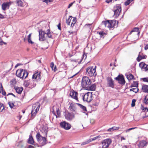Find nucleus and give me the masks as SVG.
I'll return each mask as SVG.
<instances>
[{"label": "nucleus", "instance_id": "obj_1", "mask_svg": "<svg viewBox=\"0 0 148 148\" xmlns=\"http://www.w3.org/2000/svg\"><path fill=\"white\" fill-rule=\"evenodd\" d=\"M39 40L40 41H44L47 40V38H52V33L50 32L49 29L47 30L46 32L42 29L38 31Z\"/></svg>", "mask_w": 148, "mask_h": 148}, {"label": "nucleus", "instance_id": "obj_2", "mask_svg": "<svg viewBox=\"0 0 148 148\" xmlns=\"http://www.w3.org/2000/svg\"><path fill=\"white\" fill-rule=\"evenodd\" d=\"M118 24V22L115 20H113L110 21L109 20L103 21L102 22V24L104 25L106 27H107L110 29L112 27H117Z\"/></svg>", "mask_w": 148, "mask_h": 148}, {"label": "nucleus", "instance_id": "obj_3", "mask_svg": "<svg viewBox=\"0 0 148 148\" xmlns=\"http://www.w3.org/2000/svg\"><path fill=\"white\" fill-rule=\"evenodd\" d=\"M28 74V73L27 71L22 69L17 70L16 73V76L22 79H26Z\"/></svg>", "mask_w": 148, "mask_h": 148}, {"label": "nucleus", "instance_id": "obj_4", "mask_svg": "<svg viewBox=\"0 0 148 148\" xmlns=\"http://www.w3.org/2000/svg\"><path fill=\"white\" fill-rule=\"evenodd\" d=\"M81 95L83 100L88 102H90L93 99L92 93L88 92L85 93H81Z\"/></svg>", "mask_w": 148, "mask_h": 148}, {"label": "nucleus", "instance_id": "obj_5", "mask_svg": "<svg viewBox=\"0 0 148 148\" xmlns=\"http://www.w3.org/2000/svg\"><path fill=\"white\" fill-rule=\"evenodd\" d=\"M91 84V81L87 76L84 77L82 79L81 85L82 87L86 89Z\"/></svg>", "mask_w": 148, "mask_h": 148}, {"label": "nucleus", "instance_id": "obj_6", "mask_svg": "<svg viewBox=\"0 0 148 148\" xmlns=\"http://www.w3.org/2000/svg\"><path fill=\"white\" fill-rule=\"evenodd\" d=\"M95 67L94 68L93 66L88 67L86 69V75L89 77H95L97 75Z\"/></svg>", "mask_w": 148, "mask_h": 148}, {"label": "nucleus", "instance_id": "obj_7", "mask_svg": "<svg viewBox=\"0 0 148 148\" xmlns=\"http://www.w3.org/2000/svg\"><path fill=\"white\" fill-rule=\"evenodd\" d=\"M40 107V105L38 103H36L33 105L31 113L32 119L34 118L37 112L39 111Z\"/></svg>", "mask_w": 148, "mask_h": 148}, {"label": "nucleus", "instance_id": "obj_8", "mask_svg": "<svg viewBox=\"0 0 148 148\" xmlns=\"http://www.w3.org/2000/svg\"><path fill=\"white\" fill-rule=\"evenodd\" d=\"M36 138L38 141L42 146H43L46 144L47 140L45 137L41 136L39 133H38L36 135Z\"/></svg>", "mask_w": 148, "mask_h": 148}, {"label": "nucleus", "instance_id": "obj_9", "mask_svg": "<svg viewBox=\"0 0 148 148\" xmlns=\"http://www.w3.org/2000/svg\"><path fill=\"white\" fill-rule=\"evenodd\" d=\"M52 110V112L56 116V118L60 117L61 113L57 105H55L53 107Z\"/></svg>", "mask_w": 148, "mask_h": 148}, {"label": "nucleus", "instance_id": "obj_10", "mask_svg": "<svg viewBox=\"0 0 148 148\" xmlns=\"http://www.w3.org/2000/svg\"><path fill=\"white\" fill-rule=\"evenodd\" d=\"M112 140L108 138L103 140L101 143L102 147L105 148H108Z\"/></svg>", "mask_w": 148, "mask_h": 148}, {"label": "nucleus", "instance_id": "obj_11", "mask_svg": "<svg viewBox=\"0 0 148 148\" xmlns=\"http://www.w3.org/2000/svg\"><path fill=\"white\" fill-rule=\"evenodd\" d=\"M60 125L61 127L66 130H69L71 127V125L65 121L61 122L60 123Z\"/></svg>", "mask_w": 148, "mask_h": 148}, {"label": "nucleus", "instance_id": "obj_12", "mask_svg": "<svg viewBox=\"0 0 148 148\" xmlns=\"http://www.w3.org/2000/svg\"><path fill=\"white\" fill-rule=\"evenodd\" d=\"M114 8V16L117 18L119 16L120 13V5L118 4L116 5Z\"/></svg>", "mask_w": 148, "mask_h": 148}, {"label": "nucleus", "instance_id": "obj_13", "mask_svg": "<svg viewBox=\"0 0 148 148\" xmlns=\"http://www.w3.org/2000/svg\"><path fill=\"white\" fill-rule=\"evenodd\" d=\"M12 2L11 1L4 2L1 5V8L3 10H5L8 9L11 5Z\"/></svg>", "mask_w": 148, "mask_h": 148}, {"label": "nucleus", "instance_id": "obj_14", "mask_svg": "<svg viewBox=\"0 0 148 148\" xmlns=\"http://www.w3.org/2000/svg\"><path fill=\"white\" fill-rule=\"evenodd\" d=\"M75 117L73 113L69 112L67 113L65 115V118L68 121L72 120Z\"/></svg>", "mask_w": 148, "mask_h": 148}, {"label": "nucleus", "instance_id": "obj_15", "mask_svg": "<svg viewBox=\"0 0 148 148\" xmlns=\"http://www.w3.org/2000/svg\"><path fill=\"white\" fill-rule=\"evenodd\" d=\"M78 94L77 92L73 90L71 91L70 93V95L71 97L76 100L78 101L77 95Z\"/></svg>", "mask_w": 148, "mask_h": 148}, {"label": "nucleus", "instance_id": "obj_16", "mask_svg": "<svg viewBox=\"0 0 148 148\" xmlns=\"http://www.w3.org/2000/svg\"><path fill=\"white\" fill-rule=\"evenodd\" d=\"M40 72H36L33 75L32 79H34L36 81H39L40 79Z\"/></svg>", "mask_w": 148, "mask_h": 148}, {"label": "nucleus", "instance_id": "obj_17", "mask_svg": "<svg viewBox=\"0 0 148 148\" xmlns=\"http://www.w3.org/2000/svg\"><path fill=\"white\" fill-rule=\"evenodd\" d=\"M139 65L142 69H144L146 71L148 72V65L145 64L143 62H142L140 63Z\"/></svg>", "mask_w": 148, "mask_h": 148}, {"label": "nucleus", "instance_id": "obj_18", "mask_svg": "<svg viewBox=\"0 0 148 148\" xmlns=\"http://www.w3.org/2000/svg\"><path fill=\"white\" fill-rule=\"evenodd\" d=\"M108 86L112 88H114V84L113 81L111 77H109L108 79Z\"/></svg>", "mask_w": 148, "mask_h": 148}, {"label": "nucleus", "instance_id": "obj_19", "mask_svg": "<svg viewBox=\"0 0 148 148\" xmlns=\"http://www.w3.org/2000/svg\"><path fill=\"white\" fill-rule=\"evenodd\" d=\"M147 145L146 142L145 140H143L139 142V143L138 144V146L139 148H143Z\"/></svg>", "mask_w": 148, "mask_h": 148}, {"label": "nucleus", "instance_id": "obj_20", "mask_svg": "<svg viewBox=\"0 0 148 148\" xmlns=\"http://www.w3.org/2000/svg\"><path fill=\"white\" fill-rule=\"evenodd\" d=\"M96 88V86L95 84L90 85L86 89L88 90L94 91L95 90Z\"/></svg>", "mask_w": 148, "mask_h": 148}, {"label": "nucleus", "instance_id": "obj_21", "mask_svg": "<svg viewBox=\"0 0 148 148\" xmlns=\"http://www.w3.org/2000/svg\"><path fill=\"white\" fill-rule=\"evenodd\" d=\"M69 110L71 111L75 112L76 107L75 104L71 103L69 108Z\"/></svg>", "mask_w": 148, "mask_h": 148}, {"label": "nucleus", "instance_id": "obj_22", "mask_svg": "<svg viewBox=\"0 0 148 148\" xmlns=\"http://www.w3.org/2000/svg\"><path fill=\"white\" fill-rule=\"evenodd\" d=\"M14 89L17 93L21 94L23 90V88L22 87L16 86L14 87Z\"/></svg>", "mask_w": 148, "mask_h": 148}, {"label": "nucleus", "instance_id": "obj_23", "mask_svg": "<svg viewBox=\"0 0 148 148\" xmlns=\"http://www.w3.org/2000/svg\"><path fill=\"white\" fill-rule=\"evenodd\" d=\"M40 131L44 133L46 136H47L48 132V129L46 127H43L40 129Z\"/></svg>", "mask_w": 148, "mask_h": 148}, {"label": "nucleus", "instance_id": "obj_24", "mask_svg": "<svg viewBox=\"0 0 148 148\" xmlns=\"http://www.w3.org/2000/svg\"><path fill=\"white\" fill-rule=\"evenodd\" d=\"M136 32V34L138 36H139L140 33V31L139 30V28L138 27H135L130 32V34H131L132 32Z\"/></svg>", "mask_w": 148, "mask_h": 148}, {"label": "nucleus", "instance_id": "obj_25", "mask_svg": "<svg viewBox=\"0 0 148 148\" xmlns=\"http://www.w3.org/2000/svg\"><path fill=\"white\" fill-rule=\"evenodd\" d=\"M147 56L145 55H142V56H141L140 54H139L138 57L137 58V60L139 62L142 59H145L146 58Z\"/></svg>", "mask_w": 148, "mask_h": 148}, {"label": "nucleus", "instance_id": "obj_26", "mask_svg": "<svg viewBox=\"0 0 148 148\" xmlns=\"http://www.w3.org/2000/svg\"><path fill=\"white\" fill-rule=\"evenodd\" d=\"M142 89L143 92L148 93V85H143L142 86Z\"/></svg>", "mask_w": 148, "mask_h": 148}, {"label": "nucleus", "instance_id": "obj_27", "mask_svg": "<svg viewBox=\"0 0 148 148\" xmlns=\"http://www.w3.org/2000/svg\"><path fill=\"white\" fill-rule=\"evenodd\" d=\"M34 139L31 135L29 136V138L28 139V143L30 144L33 145L34 143Z\"/></svg>", "mask_w": 148, "mask_h": 148}, {"label": "nucleus", "instance_id": "obj_28", "mask_svg": "<svg viewBox=\"0 0 148 148\" xmlns=\"http://www.w3.org/2000/svg\"><path fill=\"white\" fill-rule=\"evenodd\" d=\"M119 127L114 126L111 128L108 129L107 130V131L108 132H112L113 130H119Z\"/></svg>", "mask_w": 148, "mask_h": 148}, {"label": "nucleus", "instance_id": "obj_29", "mask_svg": "<svg viewBox=\"0 0 148 148\" xmlns=\"http://www.w3.org/2000/svg\"><path fill=\"white\" fill-rule=\"evenodd\" d=\"M77 104L83 110V111L84 112L87 111L86 108L85 106L79 103H77Z\"/></svg>", "mask_w": 148, "mask_h": 148}, {"label": "nucleus", "instance_id": "obj_30", "mask_svg": "<svg viewBox=\"0 0 148 148\" xmlns=\"http://www.w3.org/2000/svg\"><path fill=\"white\" fill-rule=\"evenodd\" d=\"M92 23L90 24H86L85 25L84 27L85 28L90 30L91 28V26Z\"/></svg>", "mask_w": 148, "mask_h": 148}, {"label": "nucleus", "instance_id": "obj_31", "mask_svg": "<svg viewBox=\"0 0 148 148\" xmlns=\"http://www.w3.org/2000/svg\"><path fill=\"white\" fill-rule=\"evenodd\" d=\"M16 3L18 6L20 7L23 6V3L21 0H17Z\"/></svg>", "mask_w": 148, "mask_h": 148}, {"label": "nucleus", "instance_id": "obj_32", "mask_svg": "<svg viewBox=\"0 0 148 148\" xmlns=\"http://www.w3.org/2000/svg\"><path fill=\"white\" fill-rule=\"evenodd\" d=\"M72 21L71 22V27H73L74 25L75 24L77 21V19L75 17H73L72 18Z\"/></svg>", "mask_w": 148, "mask_h": 148}, {"label": "nucleus", "instance_id": "obj_33", "mask_svg": "<svg viewBox=\"0 0 148 148\" xmlns=\"http://www.w3.org/2000/svg\"><path fill=\"white\" fill-rule=\"evenodd\" d=\"M31 34H30L27 37V39H28V41L29 43H30L31 44H33L34 43V42H32L31 40Z\"/></svg>", "mask_w": 148, "mask_h": 148}, {"label": "nucleus", "instance_id": "obj_34", "mask_svg": "<svg viewBox=\"0 0 148 148\" xmlns=\"http://www.w3.org/2000/svg\"><path fill=\"white\" fill-rule=\"evenodd\" d=\"M72 18H73L72 16H69L68 19H66V23L68 25H70V23L72 19Z\"/></svg>", "mask_w": 148, "mask_h": 148}, {"label": "nucleus", "instance_id": "obj_35", "mask_svg": "<svg viewBox=\"0 0 148 148\" xmlns=\"http://www.w3.org/2000/svg\"><path fill=\"white\" fill-rule=\"evenodd\" d=\"M126 77L129 80L132 79L134 77L133 75L132 74L127 75Z\"/></svg>", "mask_w": 148, "mask_h": 148}, {"label": "nucleus", "instance_id": "obj_36", "mask_svg": "<svg viewBox=\"0 0 148 148\" xmlns=\"http://www.w3.org/2000/svg\"><path fill=\"white\" fill-rule=\"evenodd\" d=\"M143 102L146 104H148V95L145 96L144 100Z\"/></svg>", "mask_w": 148, "mask_h": 148}, {"label": "nucleus", "instance_id": "obj_37", "mask_svg": "<svg viewBox=\"0 0 148 148\" xmlns=\"http://www.w3.org/2000/svg\"><path fill=\"white\" fill-rule=\"evenodd\" d=\"M125 83V81L123 75L121 74V84H124Z\"/></svg>", "mask_w": 148, "mask_h": 148}, {"label": "nucleus", "instance_id": "obj_38", "mask_svg": "<svg viewBox=\"0 0 148 148\" xmlns=\"http://www.w3.org/2000/svg\"><path fill=\"white\" fill-rule=\"evenodd\" d=\"M4 107L3 104L0 103V112H3L4 110Z\"/></svg>", "mask_w": 148, "mask_h": 148}, {"label": "nucleus", "instance_id": "obj_39", "mask_svg": "<svg viewBox=\"0 0 148 148\" xmlns=\"http://www.w3.org/2000/svg\"><path fill=\"white\" fill-rule=\"evenodd\" d=\"M138 88L137 87L132 88L130 89V91H132L135 93H136L138 92Z\"/></svg>", "mask_w": 148, "mask_h": 148}, {"label": "nucleus", "instance_id": "obj_40", "mask_svg": "<svg viewBox=\"0 0 148 148\" xmlns=\"http://www.w3.org/2000/svg\"><path fill=\"white\" fill-rule=\"evenodd\" d=\"M138 83L136 82H134L133 84L131 85V87H137L138 86Z\"/></svg>", "mask_w": 148, "mask_h": 148}, {"label": "nucleus", "instance_id": "obj_41", "mask_svg": "<svg viewBox=\"0 0 148 148\" xmlns=\"http://www.w3.org/2000/svg\"><path fill=\"white\" fill-rule=\"evenodd\" d=\"M114 79L116 81H118L119 83L120 84V74H119L118 76L116 77Z\"/></svg>", "mask_w": 148, "mask_h": 148}, {"label": "nucleus", "instance_id": "obj_42", "mask_svg": "<svg viewBox=\"0 0 148 148\" xmlns=\"http://www.w3.org/2000/svg\"><path fill=\"white\" fill-rule=\"evenodd\" d=\"M141 109L143 111L148 112V108H145L143 106H142L141 107Z\"/></svg>", "mask_w": 148, "mask_h": 148}, {"label": "nucleus", "instance_id": "obj_43", "mask_svg": "<svg viewBox=\"0 0 148 148\" xmlns=\"http://www.w3.org/2000/svg\"><path fill=\"white\" fill-rule=\"evenodd\" d=\"M10 107L11 108H13L14 107V103L11 101H9L8 103Z\"/></svg>", "mask_w": 148, "mask_h": 148}, {"label": "nucleus", "instance_id": "obj_44", "mask_svg": "<svg viewBox=\"0 0 148 148\" xmlns=\"http://www.w3.org/2000/svg\"><path fill=\"white\" fill-rule=\"evenodd\" d=\"M101 137V136H96V137H95L93 138H90V139H89V140H90V142H91L92 141H93V140H94L98 138H100Z\"/></svg>", "mask_w": 148, "mask_h": 148}, {"label": "nucleus", "instance_id": "obj_45", "mask_svg": "<svg viewBox=\"0 0 148 148\" xmlns=\"http://www.w3.org/2000/svg\"><path fill=\"white\" fill-rule=\"evenodd\" d=\"M90 142V140H89V139L87 141H86L83 142L82 143L81 145H85L88 144Z\"/></svg>", "mask_w": 148, "mask_h": 148}, {"label": "nucleus", "instance_id": "obj_46", "mask_svg": "<svg viewBox=\"0 0 148 148\" xmlns=\"http://www.w3.org/2000/svg\"><path fill=\"white\" fill-rule=\"evenodd\" d=\"M16 81L15 79H12L11 81L13 85L16 84Z\"/></svg>", "mask_w": 148, "mask_h": 148}, {"label": "nucleus", "instance_id": "obj_47", "mask_svg": "<svg viewBox=\"0 0 148 148\" xmlns=\"http://www.w3.org/2000/svg\"><path fill=\"white\" fill-rule=\"evenodd\" d=\"M136 101V100L135 99H133L132 101L131 104V106L132 107H134L135 106V103Z\"/></svg>", "mask_w": 148, "mask_h": 148}, {"label": "nucleus", "instance_id": "obj_48", "mask_svg": "<svg viewBox=\"0 0 148 148\" xmlns=\"http://www.w3.org/2000/svg\"><path fill=\"white\" fill-rule=\"evenodd\" d=\"M132 1H131V0H127V1L125 3V5L127 6Z\"/></svg>", "mask_w": 148, "mask_h": 148}, {"label": "nucleus", "instance_id": "obj_49", "mask_svg": "<svg viewBox=\"0 0 148 148\" xmlns=\"http://www.w3.org/2000/svg\"><path fill=\"white\" fill-rule=\"evenodd\" d=\"M142 79L144 82L148 83V77L143 78Z\"/></svg>", "mask_w": 148, "mask_h": 148}, {"label": "nucleus", "instance_id": "obj_50", "mask_svg": "<svg viewBox=\"0 0 148 148\" xmlns=\"http://www.w3.org/2000/svg\"><path fill=\"white\" fill-rule=\"evenodd\" d=\"M99 34L100 35V36L101 37H102L103 36H104V35H105L106 34L103 32H99Z\"/></svg>", "mask_w": 148, "mask_h": 148}, {"label": "nucleus", "instance_id": "obj_51", "mask_svg": "<svg viewBox=\"0 0 148 148\" xmlns=\"http://www.w3.org/2000/svg\"><path fill=\"white\" fill-rule=\"evenodd\" d=\"M53 1V0H44L43 1V2H45L47 4L48 3L52 2Z\"/></svg>", "mask_w": 148, "mask_h": 148}, {"label": "nucleus", "instance_id": "obj_52", "mask_svg": "<svg viewBox=\"0 0 148 148\" xmlns=\"http://www.w3.org/2000/svg\"><path fill=\"white\" fill-rule=\"evenodd\" d=\"M3 90L2 85L1 84H0V93L1 92V91Z\"/></svg>", "mask_w": 148, "mask_h": 148}, {"label": "nucleus", "instance_id": "obj_53", "mask_svg": "<svg viewBox=\"0 0 148 148\" xmlns=\"http://www.w3.org/2000/svg\"><path fill=\"white\" fill-rule=\"evenodd\" d=\"M54 63L53 62H52L50 64V67L52 69H53V68L54 66Z\"/></svg>", "mask_w": 148, "mask_h": 148}, {"label": "nucleus", "instance_id": "obj_54", "mask_svg": "<svg viewBox=\"0 0 148 148\" xmlns=\"http://www.w3.org/2000/svg\"><path fill=\"white\" fill-rule=\"evenodd\" d=\"M136 128V127H133V128H129V129H128V130H127L126 131V132H128L130 130L134 129H135Z\"/></svg>", "mask_w": 148, "mask_h": 148}, {"label": "nucleus", "instance_id": "obj_55", "mask_svg": "<svg viewBox=\"0 0 148 148\" xmlns=\"http://www.w3.org/2000/svg\"><path fill=\"white\" fill-rule=\"evenodd\" d=\"M58 29L60 30H61V29L60 26V23H59L58 25Z\"/></svg>", "mask_w": 148, "mask_h": 148}, {"label": "nucleus", "instance_id": "obj_56", "mask_svg": "<svg viewBox=\"0 0 148 148\" xmlns=\"http://www.w3.org/2000/svg\"><path fill=\"white\" fill-rule=\"evenodd\" d=\"M74 3V2H72V3H70L69 5V6H68V8H69L71 7L72 5H73V3Z\"/></svg>", "mask_w": 148, "mask_h": 148}, {"label": "nucleus", "instance_id": "obj_57", "mask_svg": "<svg viewBox=\"0 0 148 148\" xmlns=\"http://www.w3.org/2000/svg\"><path fill=\"white\" fill-rule=\"evenodd\" d=\"M2 94L4 95H5L6 94V93L3 90V91H1Z\"/></svg>", "mask_w": 148, "mask_h": 148}, {"label": "nucleus", "instance_id": "obj_58", "mask_svg": "<svg viewBox=\"0 0 148 148\" xmlns=\"http://www.w3.org/2000/svg\"><path fill=\"white\" fill-rule=\"evenodd\" d=\"M52 70L54 71L55 72L57 70V69L56 66H55L54 67H53V69H52Z\"/></svg>", "mask_w": 148, "mask_h": 148}, {"label": "nucleus", "instance_id": "obj_59", "mask_svg": "<svg viewBox=\"0 0 148 148\" xmlns=\"http://www.w3.org/2000/svg\"><path fill=\"white\" fill-rule=\"evenodd\" d=\"M29 84L28 82H25V85L26 86H29Z\"/></svg>", "mask_w": 148, "mask_h": 148}, {"label": "nucleus", "instance_id": "obj_60", "mask_svg": "<svg viewBox=\"0 0 148 148\" xmlns=\"http://www.w3.org/2000/svg\"><path fill=\"white\" fill-rule=\"evenodd\" d=\"M11 95L13 96L14 97H16L12 93H9L8 94V95Z\"/></svg>", "mask_w": 148, "mask_h": 148}, {"label": "nucleus", "instance_id": "obj_61", "mask_svg": "<svg viewBox=\"0 0 148 148\" xmlns=\"http://www.w3.org/2000/svg\"><path fill=\"white\" fill-rule=\"evenodd\" d=\"M4 18V16L2 14L0 13V18Z\"/></svg>", "mask_w": 148, "mask_h": 148}, {"label": "nucleus", "instance_id": "obj_62", "mask_svg": "<svg viewBox=\"0 0 148 148\" xmlns=\"http://www.w3.org/2000/svg\"><path fill=\"white\" fill-rule=\"evenodd\" d=\"M148 49V44L145 47V49L146 50Z\"/></svg>", "mask_w": 148, "mask_h": 148}, {"label": "nucleus", "instance_id": "obj_63", "mask_svg": "<svg viewBox=\"0 0 148 148\" xmlns=\"http://www.w3.org/2000/svg\"><path fill=\"white\" fill-rule=\"evenodd\" d=\"M28 148H34V147L32 145H30L29 146Z\"/></svg>", "mask_w": 148, "mask_h": 148}, {"label": "nucleus", "instance_id": "obj_64", "mask_svg": "<svg viewBox=\"0 0 148 148\" xmlns=\"http://www.w3.org/2000/svg\"><path fill=\"white\" fill-rule=\"evenodd\" d=\"M146 114H147V113H146L145 114V116H143V118H146V117H148V115H147Z\"/></svg>", "mask_w": 148, "mask_h": 148}]
</instances>
